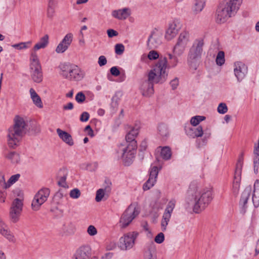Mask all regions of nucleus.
I'll return each mask as SVG.
<instances>
[{
  "instance_id": "f257e3e1",
  "label": "nucleus",
  "mask_w": 259,
  "mask_h": 259,
  "mask_svg": "<svg viewBox=\"0 0 259 259\" xmlns=\"http://www.w3.org/2000/svg\"><path fill=\"white\" fill-rule=\"evenodd\" d=\"M212 199L211 188L202 187L196 183H191L187 191L186 208H189L192 202L193 211L199 213L207 207Z\"/></svg>"
},
{
  "instance_id": "f03ea898",
  "label": "nucleus",
  "mask_w": 259,
  "mask_h": 259,
  "mask_svg": "<svg viewBox=\"0 0 259 259\" xmlns=\"http://www.w3.org/2000/svg\"><path fill=\"white\" fill-rule=\"evenodd\" d=\"M26 123L24 119L16 116L14 118V124L9 128L8 134V144L10 148H15L19 144L24 134Z\"/></svg>"
},
{
  "instance_id": "7ed1b4c3",
  "label": "nucleus",
  "mask_w": 259,
  "mask_h": 259,
  "mask_svg": "<svg viewBox=\"0 0 259 259\" xmlns=\"http://www.w3.org/2000/svg\"><path fill=\"white\" fill-rule=\"evenodd\" d=\"M167 67V60L166 57H160L154 68L148 74L147 81L152 84L162 83L167 78L166 69Z\"/></svg>"
},
{
  "instance_id": "20e7f679",
  "label": "nucleus",
  "mask_w": 259,
  "mask_h": 259,
  "mask_svg": "<svg viewBox=\"0 0 259 259\" xmlns=\"http://www.w3.org/2000/svg\"><path fill=\"white\" fill-rule=\"evenodd\" d=\"M125 139L126 145L121 149V154L122 162L124 165L129 166L134 161L137 152V143L136 141V137L131 135L128 137L127 134Z\"/></svg>"
},
{
  "instance_id": "39448f33",
  "label": "nucleus",
  "mask_w": 259,
  "mask_h": 259,
  "mask_svg": "<svg viewBox=\"0 0 259 259\" xmlns=\"http://www.w3.org/2000/svg\"><path fill=\"white\" fill-rule=\"evenodd\" d=\"M203 46L204 41L202 39H196L189 50L187 60L188 64L191 68L194 69L197 68V60L201 57Z\"/></svg>"
},
{
  "instance_id": "423d86ee",
  "label": "nucleus",
  "mask_w": 259,
  "mask_h": 259,
  "mask_svg": "<svg viewBox=\"0 0 259 259\" xmlns=\"http://www.w3.org/2000/svg\"><path fill=\"white\" fill-rule=\"evenodd\" d=\"M62 75L70 80H80L84 77L83 72L76 65L64 63L60 66Z\"/></svg>"
},
{
  "instance_id": "0eeeda50",
  "label": "nucleus",
  "mask_w": 259,
  "mask_h": 259,
  "mask_svg": "<svg viewBox=\"0 0 259 259\" xmlns=\"http://www.w3.org/2000/svg\"><path fill=\"white\" fill-rule=\"evenodd\" d=\"M30 72L32 79L39 83L42 80V72L40 63L36 53L31 52L30 58Z\"/></svg>"
},
{
  "instance_id": "6e6552de",
  "label": "nucleus",
  "mask_w": 259,
  "mask_h": 259,
  "mask_svg": "<svg viewBox=\"0 0 259 259\" xmlns=\"http://www.w3.org/2000/svg\"><path fill=\"white\" fill-rule=\"evenodd\" d=\"M139 236V233L136 231L124 233L119 239L118 247L120 250L123 251L131 249L134 247Z\"/></svg>"
},
{
  "instance_id": "1a4fd4ad",
  "label": "nucleus",
  "mask_w": 259,
  "mask_h": 259,
  "mask_svg": "<svg viewBox=\"0 0 259 259\" xmlns=\"http://www.w3.org/2000/svg\"><path fill=\"white\" fill-rule=\"evenodd\" d=\"M238 10L227 2L225 5L220 6L217 10L216 21L219 23H223L230 17L235 15Z\"/></svg>"
},
{
  "instance_id": "9d476101",
  "label": "nucleus",
  "mask_w": 259,
  "mask_h": 259,
  "mask_svg": "<svg viewBox=\"0 0 259 259\" xmlns=\"http://www.w3.org/2000/svg\"><path fill=\"white\" fill-rule=\"evenodd\" d=\"M139 214V211L135 206L131 204L121 215L119 220V226L121 228L127 227Z\"/></svg>"
},
{
  "instance_id": "9b49d317",
  "label": "nucleus",
  "mask_w": 259,
  "mask_h": 259,
  "mask_svg": "<svg viewBox=\"0 0 259 259\" xmlns=\"http://www.w3.org/2000/svg\"><path fill=\"white\" fill-rule=\"evenodd\" d=\"M50 193V191L48 188H42L36 193L31 203V207L33 210L37 211L39 209L40 206L47 201Z\"/></svg>"
},
{
  "instance_id": "f8f14e48",
  "label": "nucleus",
  "mask_w": 259,
  "mask_h": 259,
  "mask_svg": "<svg viewBox=\"0 0 259 259\" xmlns=\"http://www.w3.org/2000/svg\"><path fill=\"white\" fill-rule=\"evenodd\" d=\"M23 202L21 199L16 198L12 203L10 209V218L13 223H16L19 221L22 211Z\"/></svg>"
},
{
  "instance_id": "ddd939ff",
  "label": "nucleus",
  "mask_w": 259,
  "mask_h": 259,
  "mask_svg": "<svg viewBox=\"0 0 259 259\" xmlns=\"http://www.w3.org/2000/svg\"><path fill=\"white\" fill-rule=\"evenodd\" d=\"M182 24L179 19H174L170 22L165 33V38L167 40H171L178 34L181 29Z\"/></svg>"
},
{
  "instance_id": "4468645a",
  "label": "nucleus",
  "mask_w": 259,
  "mask_h": 259,
  "mask_svg": "<svg viewBox=\"0 0 259 259\" xmlns=\"http://www.w3.org/2000/svg\"><path fill=\"white\" fill-rule=\"evenodd\" d=\"M176 200L175 199H171L168 202L164 210L161 221V226L162 231H165L166 227L171 218V213L175 207Z\"/></svg>"
},
{
  "instance_id": "2eb2a0df",
  "label": "nucleus",
  "mask_w": 259,
  "mask_h": 259,
  "mask_svg": "<svg viewBox=\"0 0 259 259\" xmlns=\"http://www.w3.org/2000/svg\"><path fill=\"white\" fill-rule=\"evenodd\" d=\"M248 72L247 66L242 62L237 61L234 63V73L238 81H242Z\"/></svg>"
},
{
  "instance_id": "dca6fc26",
  "label": "nucleus",
  "mask_w": 259,
  "mask_h": 259,
  "mask_svg": "<svg viewBox=\"0 0 259 259\" xmlns=\"http://www.w3.org/2000/svg\"><path fill=\"white\" fill-rule=\"evenodd\" d=\"M91 254V247L89 245H82L76 250L71 259H90Z\"/></svg>"
},
{
  "instance_id": "f3484780",
  "label": "nucleus",
  "mask_w": 259,
  "mask_h": 259,
  "mask_svg": "<svg viewBox=\"0 0 259 259\" xmlns=\"http://www.w3.org/2000/svg\"><path fill=\"white\" fill-rule=\"evenodd\" d=\"M158 174V168L157 166H151L150 170L149 178L143 186L144 191L150 189L154 185L157 181Z\"/></svg>"
},
{
  "instance_id": "a211bd4d",
  "label": "nucleus",
  "mask_w": 259,
  "mask_h": 259,
  "mask_svg": "<svg viewBox=\"0 0 259 259\" xmlns=\"http://www.w3.org/2000/svg\"><path fill=\"white\" fill-rule=\"evenodd\" d=\"M162 44V34L157 31H153L149 36L147 45L149 48L154 49Z\"/></svg>"
},
{
  "instance_id": "6ab92c4d",
  "label": "nucleus",
  "mask_w": 259,
  "mask_h": 259,
  "mask_svg": "<svg viewBox=\"0 0 259 259\" xmlns=\"http://www.w3.org/2000/svg\"><path fill=\"white\" fill-rule=\"evenodd\" d=\"M185 131L186 134L192 138L201 137L203 135V130L201 126L195 127L188 124L185 126Z\"/></svg>"
},
{
  "instance_id": "aec40b11",
  "label": "nucleus",
  "mask_w": 259,
  "mask_h": 259,
  "mask_svg": "<svg viewBox=\"0 0 259 259\" xmlns=\"http://www.w3.org/2000/svg\"><path fill=\"white\" fill-rule=\"evenodd\" d=\"M131 15V10L129 8L113 10L111 12L112 17L119 20H124Z\"/></svg>"
},
{
  "instance_id": "412c9836",
  "label": "nucleus",
  "mask_w": 259,
  "mask_h": 259,
  "mask_svg": "<svg viewBox=\"0 0 259 259\" xmlns=\"http://www.w3.org/2000/svg\"><path fill=\"white\" fill-rule=\"evenodd\" d=\"M57 133L59 138L66 144L69 146H73L74 142L70 134L64 131L60 128H57L56 130Z\"/></svg>"
},
{
  "instance_id": "4be33fe9",
  "label": "nucleus",
  "mask_w": 259,
  "mask_h": 259,
  "mask_svg": "<svg viewBox=\"0 0 259 259\" xmlns=\"http://www.w3.org/2000/svg\"><path fill=\"white\" fill-rule=\"evenodd\" d=\"M190 34L186 30H183L179 34L177 42L187 47L190 42Z\"/></svg>"
},
{
  "instance_id": "5701e85b",
  "label": "nucleus",
  "mask_w": 259,
  "mask_h": 259,
  "mask_svg": "<svg viewBox=\"0 0 259 259\" xmlns=\"http://www.w3.org/2000/svg\"><path fill=\"white\" fill-rule=\"evenodd\" d=\"M8 188L7 183L6 182L4 175L0 172V202H4L7 193L5 189Z\"/></svg>"
},
{
  "instance_id": "b1692460",
  "label": "nucleus",
  "mask_w": 259,
  "mask_h": 259,
  "mask_svg": "<svg viewBox=\"0 0 259 259\" xmlns=\"http://www.w3.org/2000/svg\"><path fill=\"white\" fill-rule=\"evenodd\" d=\"M141 91L143 96L150 97L154 93L153 85L145 80L141 85Z\"/></svg>"
},
{
  "instance_id": "393cba45",
  "label": "nucleus",
  "mask_w": 259,
  "mask_h": 259,
  "mask_svg": "<svg viewBox=\"0 0 259 259\" xmlns=\"http://www.w3.org/2000/svg\"><path fill=\"white\" fill-rule=\"evenodd\" d=\"M49 44V36L48 34L45 35L40 38L39 41L37 42L33 47V50L31 52H35L38 50L44 49Z\"/></svg>"
},
{
  "instance_id": "a878e982",
  "label": "nucleus",
  "mask_w": 259,
  "mask_h": 259,
  "mask_svg": "<svg viewBox=\"0 0 259 259\" xmlns=\"http://www.w3.org/2000/svg\"><path fill=\"white\" fill-rule=\"evenodd\" d=\"M157 134L162 140H165L169 136V131L166 125L161 123L157 127Z\"/></svg>"
},
{
  "instance_id": "bb28decb",
  "label": "nucleus",
  "mask_w": 259,
  "mask_h": 259,
  "mask_svg": "<svg viewBox=\"0 0 259 259\" xmlns=\"http://www.w3.org/2000/svg\"><path fill=\"white\" fill-rule=\"evenodd\" d=\"M67 177V171L66 169H62L58 174V185L62 187L67 188L68 187L66 182V178Z\"/></svg>"
},
{
  "instance_id": "cd10ccee",
  "label": "nucleus",
  "mask_w": 259,
  "mask_h": 259,
  "mask_svg": "<svg viewBox=\"0 0 259 259\" xmlns=\"http://www.w3.org/2000/svg\"><path fill=\"white\" fill-rule=\"evenodd\" d=\"M252 200L254 206L257 207L259 206V181L256 180L254 184Z\"/></svg>"
},
{
  "instance_id": "c85d7f7f",
  "label": "nucleus",
  "mask_w": 259,
  "mask_h": 259,
  "mask_svg": "<svg viewBox=\"0 0 259 259\" xmlns=\"http://www.w3.org/2000/svg\"><path fill=\"white\" fill-rule=\"evenodd\" d=\"M29 93L30 94V97L35 105L39 108H42L43 104L41 98L35 90L32 88H31L29 90Z\"/></svg>"
},
{
  "instance_id": "c756f323",
  "label": "nucleus",
  "mask_w": 259,
  "mask_h": 259,
  "mask_svg": "<svg viewBox=\"0 0 259 259\" xmlns=\"http://www.w3.org/2000/svg\"><path fill=\"white\" fill-rule=\"evenodd\" d=\"M6 158L12 164H17L20 161L19 154L15 151H9L5 154Z\"/></svg>"
},
{
  "instance_id": "7c9ffc66",
  "label": "nucleus",
  "mask_w": 259,
  "mask_h": 259,
  "mask_svg": "<svg viewBox=\"0 0 259 259\" xmlns=\"http://www.w3.org/2000/svg\"><path fill=\"white\" fill-rule=\"evenodd\" d=\"M251 192V187L250 186H248L246 187L242 192L240 200V204L242 205L243 207H245L247 204Z\"/></svg>"
},
{
  "instance_id": "2f4dec72",
  "label": "nucleus",
  "mask_w": 259,
  "mask_h": 259,
  "mask_svg": "<svg viewBox=\"0 0 259 259\" xmlns=\"http://www.w3.org/2000/svg\"><path fill=\"white\" fill-rule=\"evenodd\" d=\"M241 180V169L238 166L236 169L234 174V179L233 182V188L235 191H237L239 188Z\"/></svg>"
},
{
  "instance_id": "473e14b6",
  "label": "nucleus",
  "mask_w": 259,
  "mask_h": 259,
  "mask_svg": "<svg viewBox=\"0 0 259 259\" xmlns=\"http://www.w3.org/2000/svg\"><path fill=\"white\" fill-rule=\"evenodd\" d=\"M205 4V0H195L192 11L194 14L200 13L203 9Z\"/></svg>"
},
{
  "instance_id": "72a5a7b5",
  "label": "nucleus",
  "mask_w": 259,
  "mask_h": 259,
  "mask_svg": "<svg viewBox=\"0 0 259 259\" xmlns=\"http://www.w3.org/2000/svg\"><path fill=\"white\" fill-rule=\"evenodd\" d=\"M56 2L55 0H49L47 9V17L53 18L55 13Z\"/></svg>"
},
{
  "instance_id": "f704fd0d",
  "label": "nucleus",
  "mask_w": 259,
  "mask_h": 259,
  "mask_svg": "<svg viewBox=\"0 0 259 259\" xmlns=\"http://www.w3.org/2000/svg\"><path fill=\"white\" fill-rule=\"evenodd\" d=\"M110 188L109 186L106 187L105 189H99L96 192V201L97 202H100L105 196V193H109L110 191Z\"/></svg>"
},
{
  "instance_id": "c9c22d12",
  "label": "nucleus",
  "mask_w": 259,
  "mask_h": 259,
  "mask_svg": "<svg viewBox=\"0 0 259 259\" xmlns=\"http://www.w3.org/2000/svg\"><path fill=\"white\" fill-rule=\"evenodd\" d=\"M145 259H157L156 250L153 246L149 247L144 253Z\"/></svg>"
},
{
  "instance_id": "e433bc0d",
  "label": "nucleus",
  "mask_w": 259,
  "mask_h": 259,
  "mask_svg": "<svg viewBox=\"0 0 259 259\" xmlns=\"http://www.w3.org/2000/svg\"><path fill=\"white\" fill-rule=\"evenodd\" d=\"M187 48V47L184 45L180 44L177 42L173 48V53L175 55L179 56H181L184 53Z\"/></svg>"
},
{
  "instance_id": "4c0bfd02",
  "label": "nucleus",
  "mask_w": 259,
  "mask_h": 259,
  "mask_svg": "<svg viewBox=\"0 0 259 259\" xmlns=\"http://www.w3.org/2000/svg\"><path fill=\"white\" fill-rule=\"evenodd\" d=\"M158 149H160V154L163 159L168 160L170 158L171 152L169 147H164L163 148H161L159 147Z\"/></svg>"
},
{
  "instance_id": "58836bf2",
  "label": "nucleus",
  "mask_w": 259,
  "mask_h": 259,
  "mask_svg": "<svg viewBox=\"0 0 259 259\" xmlns=\"http://www.w3.org/2000/svg\"><path fill=\"white\" fill-rule=\"evenodd\" d=\"M31 45V41L26 42H21L18 44H16L12 45V47L17 50H21L29 48Z\"/></svg>"
},
{
  "instance_id": "ea45409f",
  "label": "nucleus",
  "mask_w": 259,
  "mask_h": 259,
  "mask_svg": "<svg viewBox=\"0 0 259 259\" xmlns=\"http://www.w3.org/2000/svg\"><path fill=\"white\" fill-rule=\"evenodd\" d=\"M169 61V68L175 67L178 63L179 60L177 56L173 55L171 54H168Z\"/></svg>"
},
{
  "instance_id": "a19ab883",
  "label": "nucleus",
  "mask_w": 259,
  "mask_h": 259,
  "mask_svg": "<svg viewBox=\"0 0 259 259\" xmlns=\"http://www.w3.org/2000/svg\"><path fill=\"white\" fill-rule=\"evenodd\" d=\"M225 53L223 51H219L215 59L218 65L222 66L225 63Z\"/></svg>"
},
{
  "instance_id": "79ce46f5",
  "label": "nucleus",
  "mask_w": 259,
  "mask_h": 259,
  "mask_svg": "<svg viewBox=\"0 0 259 259\" xmlns=\"http://www.w3.org/2000/svg\"><path fill=\"white\" fill-rule=\"evenodd\" d=\"M205 117L203 116H195L191 118L190 120L191 124L194 126H197L201 121L204 120Z\"/></svg>"
},
{
  "instance_id": "37998d69",
  "label": "nucleus",
  "mask_w": 259,
  "mask_h": 259,
  "mask_svg": "<svg viewBox=\"0 0 259 259\" xmlns=\"http://www.w3.org/2000/svg\"><path fill=\"white\" fill-rule=\"evenodd\" d=\"M73 37V35L72 33H68L64 37L62 41L69 47L72 41Z\"/></svg>"
},
{
  "instance_id": "c03bdc74",
  "label": "nucleus",
  "mask_w": 259,
  "mask_h": 259,
  "mask_svg": "<svg viewBox=\"0 0 259 259\" xmlns=\"http://www.w3.org/2000/svg\"><path fill=\"white\" fill-rule=\"evenodd\" d=\"M69 47L63 42L61 41L56 48V53L60 54L65 52Z\"/></svg>"
},
{
  "instance_id": "a18cd8bd",
  "label": "nucleus",
  "mask_w": 259,
  "mask_h": 259,
  "mask_svg": "<svg viewBox=\"0 0 259 259\" xmlns=\"http://www.w3.org/2000/svg\"><path fill=\"white\" fill-rule=\"evenodd\" d=\"M20 175L19 174L12 175L7 182V187L9 188L12 185L16 183L20 178Z\"/></svg>"
},
{
  "instance_id": "49530a36",
  "label": "nucleus",
  "mask_w": 259,
  "mask_h": 259,
  "mask_svg": "<svg viewBox=\"0 0 259 259\" xmlns=\"http://www.w3.org/2000/svg\"><path fill=\"white\" fill-rule=\"evenodd\" d=\"M69 195L71 198L77 199L80 196L81 193L78 189L75 188L70 191Z\"/></svg>"
},
{
  "instance_id": "de8ad7c7",
  "label": "nucleus",
  "mask_w": 259,
  "mask_h": 259,
  "mask_svg": "<svg viewBox=\"0 0 259 259\" xmlns=\"http://www.w3.org/2000/svg\"><path fill=\"white\" fill-rule=\"evenodd\" d=\"M217 110L219 113L224 114L227 112L228 107L225 103H221L219 105Z\"/></svg>"
},
{
  "instance_id": "09e8293b",
  "label": "nucleus",
  "mask_w": 259,
  "mask_h": 259,
  "mask_svg": "<svg viewBox=\"0 0 259 259\" xmlns=\"http://www.w3.org/2000/svg\"><path fill=\"white\" fill-rule=\"evenodd\" d=\"M159 57L158 53L154 50L150 51L147 55V57L150 60H156L158 59Z\"/></svg>"
},
{
  "instance_id": "8fccbe9b",
  "label": "nucleus",
  "mask_w": 259,
  "mask_h": 259,
  "mask_svg": "<svg viewBox=\"0 0 259 259\" xmlns=\"http://www.w3.org/2000/svg\"><path fill=\"white\" fill-rule=\"evenodd\" d=\"M124 51V47L121 44H117L115 46V52L117 55H121Z\"/></svg>"
},
{
  "instance_id": "3c124183",
  "label": "nucleus",
  "mask_w": 259,
  "mask_h": 259,
  "mask_svg": "<svg viewBox=\"0 0 259 259\" xmlns=\"http://www.w3.org/2000/svg\"><path fill=\"white\" fill-rule=\"evenodd\" d=\"M88 234L91 236H95L97 234L98 231L96 227L93 225H90L87 229Z\"/></svg>"
},
{
  "instance_id": "603ef678",
  "label": "nucleus",
  "mask_w": 259,
  "mask_h": 259,
  "mask_svg": "<svg viewBox=\"0 0 259 259\" xmlns=\"http://www.w3.org/2000/svg\"><path fill=\"white\" fill-rule=\"evenodd\" d=\"M139 128L140 127L138 125H136L135 126L133 127L127 133L128 134V137L131 136V135H132V136H134L136 138L139 134Z\"/></svg>"
},
{
  "instance_id": "864d4df0",
  "label": "nucleus",
  "mask_w": 259,
  "mask_h": 259,
  "mask_svg": "<svg viewBox=\"0 0 259 259\" xmlns=\"http://www.w3.org/2000/svg\"><path fill=\"white\" fill-rule=\"evenodd\" d=\"M85 100V95L82 92L78 93L75 96V100L78 103H83Z\"/></svg>"
},
{
  "instance_id": "5fc2aeb1",
  "label": "nucleus",
  "mask_w": 259,
  "mask_h": 259,
  "mask_svg": "<svg viewBox=\"0 0 259 259\" xmlns=\"http://www.w3.org/2000/svg\"><path fill=\"white\" fill-rule=\"evenodd\" d=\"M164 235L163 233H159L155 237L154 241L158 244H160L164 241Z\"/></svg>"
},
{
  "instance_id": "6e6d98bb",
  "label": "nucleus",
  "mask_w": 259,
  "mask_h": 259,
  "mask_svg": "<svg viewBox=\"0 0 259 259\" xmlns=\"http://www.w3.org/2000/svg\"><path fill=\"white\" fill-rule=\"evenodd\" d=\"M242 2V0H230L228 2L230 3L232 6L235 7L236 9L238 10Z\"/></svg>"
},
{
  "instance_id": "4d7b16f0",
  "label": "nucleus",
  "mask_w": 259,
  "mask_h": 259,
  "mask_svg": "<svg viewBox=\"0 0 259 259\" xmlns=\"http://www.w3.org/2000/svg\"><path fill=\"white\" fill-rule=\"evenodd\" d=\"M203 138L202 139V142L203 144L205 145L207 142V140L210 138L211 136V132L210 130H205L204 132L203 131Z\"/></svg>"
},
{
  "instance_id": "13d9d810",
  "label": "nucleus",
  "mask_w": 259,
  "mask_h": 259,
  "mask_svg": "<svg viewBox=\"0 0 259 259\" xmlns=\"http://www.w3.org/2000/svg\"><path fill=\"white\" fill-rule=\"evenodd\" d=\"M107 59L104 56H100L98 59V64L100 66H103L107 64Z\"/></svg>"
},
{
  "instance_id": "bf43d9fd",
  "label": "nucleus",
  "mask_w": 259,
  "mask_h": 259,
  "mask_svg": "<svg viewBox=\"0 0 259 259\" xmlns=\"http://www.w3.org/2000/svg\"><path fill=\"white\" fill-rule=\"evenodd\" d=\"M90 117V114L87 112H83L80 116V120L82 122L87 121Z\"/></svg>"
},
{
  "instance_id": "052dcab7",
  "label": "nucleus",
  "mask_w": 259,
  "mask_h": 259,
  "mask_svg": "<svg viewBox=\"0 0 259 259\" xmlns=\"http://www.w3.org/2000/svg\"><path fill=\"white\" fill-rule=\"evenodd\" d=\"M67 227L68 229H67V231L69 234H73L74 233L76 228L75 225L72 223H69L67 225Z\"/></svg>"
},
{
  "instance_id": "680f3d73",
  "label": "nucleus",
  "mask_w": 259,
  "mask_h": 259,
  "mask_svg": "<svg viewBox=\"0 0 259 259\" xmlns=\"http://www.w3.org/2000/svg\"><path fill=\"white\" fill-rule=\"evenodd\" d=\"M110 70L111 74L113 76H117L120 74V71L116 66L111 67Z\"/></svg>"
},
{
  "instance_id": "e2e57ef3",
  "label": "nucleus",
  "mask_w": 259,
  "mask_h": 259,
  "mask_svg": "<svg viewBox=\"0 0 259 259\" xmlns=\"http://www.w3.org/2000/svg\"><path fill=\"white\" fill-rule=\"evenodd\" d=\"M107 33L108 37L110 38L118 35V32L112 29H108L107 31Z\"/></svg>"
},
{
  "instance_id": "0e129e2a",
  "label": "nucleus",
  "mask_w": 259,
  "mask_h": 259,
  "mask_svg": "<svg viewBox=\"0 0 259 259\" xmlns=\"http://www.w3.org/2000/svg\"><path fill=\"white\" fill-rule=\"evenodd\" d=\"M170 84L173 90L176 89L178 85H179V79L177 77L174 78L173 80H172L170 82Z\"/></svg>"
},
{
  "instance_id": "69168bd1",
  "label": "nucleus",
  "mask_w": 259,
  "mask_h": 259,
  "mask_svg": "<svg viewBox=\"0 0 259 259\" xmlns=\"http://www.w3.org/2000/svg\"><path fill=\"white\" fill-rule=\"evenodd\" d=\"M85 131H86L88 133V135L90 136L91 137H94V132L93 130L92 129L90 125H87L84 129Z\"/></svg>"
},
{
  "instance_id": "338daca9",
  "label": "nucleus",
  "mask_w": 259,
  "mask_h": 259,
  "mask_svg": "<svg viewBox=\"0 0 259 259\" xmlns=\"http://www.w3.org/2000/svg\"><path fill=\"white\" fill-rule=\"evenodd\" d=\"M63 109L67 110H72L73 108V104L71 102H69L67 103L66 105L63 106Z\"/></svg>"
},
{
  "instance_id": "774afa93",
  "label": "nucleus",
  "mask_w": 259,
  "mask_h": 259,
  "mask_svg": "<svg viewBox=\"0 0 259 259\" xmlns=\"http://www.w3.org/2000/svg\"><path fill=\"white\" fill-rule=\"evenodd\" d=\"M255 251L256 254H258L259 253V239L257 240L256 242Z\"/></svg>"
}]
</instances>
